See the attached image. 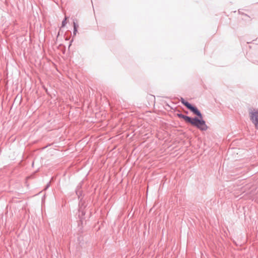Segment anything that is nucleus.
<instances>
[{
  "label": "nucleus",
  "instance_id": "9",
  "mask_svg": "<svg viewBox=\"0 0 258 258\" xmlns=\"http://www.w3.org/2000/svg\"><path fill=\"white\" fill-rule=\"evenodd\" d=\"M184 112H185L186 114H187V113H188V112L187 111H185Z\"/></svg>",
  "mask_w": 258,
  "mask_h": 258
},
{
  "label": "nucleus",
  "instance_id": "1",
  "mask_svg": "<svg viewBox=\"0 0 258 258\" xmlns=\"http://www.w3.org/2000/svg\"><path fill=\"white\" fill-rule=\"evenodd\" d=\"M176 115L178 117L183 119L186 123L190 124L202 131H205L208 128L202 113L201 117L197 116L191 117L181 113H177Z\"/></svg>",
  "mask_w": 258,
  "mask_h": 258
},
{
  "label": "nucleus",
  "instance_id": "8",
  "mask_svg": "<svg viewBox=\"0 0 258 258\" xmlns=\"http://www.w3.org/2000/svg\"><path fill=\"white\" fill-rule=\"evenodd\" d=\"M253 63L258 64V61L255 60V61L253 62Z\"/></svg>",
  "mask_w": 258,
  "mask_h": 258
},
{
  "label": "nucleus",
  "instance_id": "7",
  "mask_svg": "<svg viewBox=\"0 0 258 258\" xmlns=\"http://www.w3.org/2000/svg\"><path fill=\"white\" fill-rule=\"evenodd\" d=\"M73 41V40L71 41V42H70V44H69V47H70L72 44V42Z\"/></svg>",
  "mask_w": 258,
  "mask_h": 258
},
{
  "label": "nucleus",
  "instance_id": "3",
  "mask_svg": "<svg viewBox=\"0 0 258 258\" xmlns=\"http://www.w3.org/2000/svg\"><path fill=\"white\" fill-rule=\"evenodd\" d=\"M250 118L255 128L258 130V110L254 112H251L250 113Z\"/></svg>",
  "mask_w": 258,
  "mask_h": 258
},
{
  "label": "nucleus",
  "instance_id": "10",
  "mask_svg": "<svg viewBox=\"0 0 258 258\" xmlns=\"http://www.w3.org/2000/svg\"><path fill=\"white\" fill-rule=\"evenodd\" d=\"M82 215H84L85 214L84 213V212H82Z\"/></svg>",
  "mask_w": 258,
  "mask_h": 258
},
{
  "label": "nucleus",
  "instance_id": "6",
  "mask_svg": "<svg viewBox=\"0 0 258 258\" xmlns=\"http://www.w3.org/2000/svg\"><path fill=\"white\" fill-rule=\"evenodd\" d=\"M50 186V182L48 183L47 185H46V187L45 188V189H47Z\"/></svg>",
  "mask_w": 258,
  "mask_h": 258
},
{
  "label": "nucleus",
  "instance_id": "5",
  "mask_svg": "<svg viewBox=\"0 0 258 258\" xmlns=\"http://www.w3.org/2000/svg\"><path fill=\"white\" fill-rule=\"evenodd\" d=\"M67 18L66 17H65L64 19L62 21V24H61V27H64L65 25H66V24H67Z\"/></svg>",
  "mask_w": 258,
  "mask_h": 258
},
{
  "label": "nucleus",
  "instance_id": "2",
  "mask_svg": "<svg viewBox=\"0 0 258 258\" xmlns=\"http://www.w3.org/2000/svg\"><path fill=\"white\" fill-rule=\"evenodd\" d=\"M180 101L184 106H185L188 110L192 112L194 114L196 115L198 117H201V112L196 106L191 104L188 101H186L182 97L180 98Z\"/></svg>",
  "mask_w": 258,
  "mask_h": 258
},
{
  "label": "nucleus",
  "instance_id": "4",
  "mask_svg": "<svg viewBox=\"0 0 258 258\" xmlns=\"http://www.w3.org/2000/svg\"><path fill=\"white\" fill-rule=\"evenodd\" d=\"M79 26L77 24V23L76 22H75V21L73 22V28H74V30H73V36L76 35L77 32H78V28Z\"/></svg>",
  "mask_w": 258,
  "mask_h": 258
}]
</instances>
